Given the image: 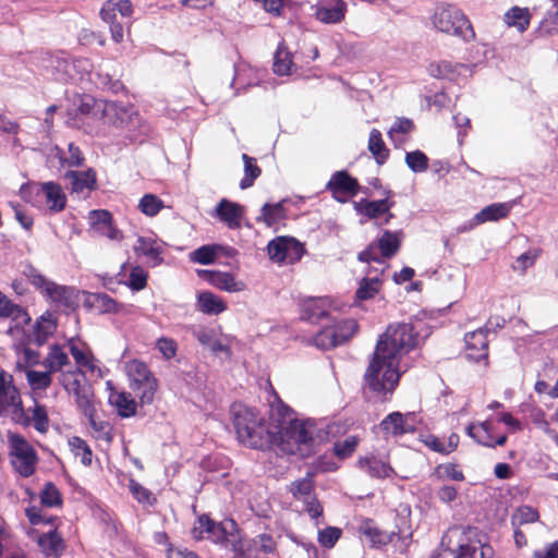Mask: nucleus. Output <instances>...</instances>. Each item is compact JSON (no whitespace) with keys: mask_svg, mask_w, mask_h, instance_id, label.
<instances>
[{"mask_svg":"<svg viewBox=\"0 0 558 558\" xmlns=\"http://www.w3.org/2000/svg\"><path fill=\"white\" fill-rule=\"evenodd\" d=\"M26 379L32 390H46L52 383V372L48 368L46 371L27 369Z\"/></svg>","mask_w":558,"mask_h":558,"instance_id":"nucleus-48","label":"nucleus"},{"mask_svg":"<svg viewBox=\"0 0 558 558\" xmlns=\"http://www.w3.org/2000/svg\"><path fill=\"white\" fill-rule=\"evenodd\" d=\"M23 275L40 294L57 307L74 308L77 303L76 291L46 278L31 264L24 265Z\"/></svg>","mask_w":558,"mask_h":558,"instance_id":"nucleus-6","label":"nucleus"},{"mask_svg":"<svg viewBox=\"0 0 558 558\" xmlns=\"http://www.w3.org/2000/svg\"><path fill=\"white\" fill-rule=\"evenodd\" d=\"M405 163L415 173L425 172L428 169V158L418 149L407 153Z\"/></svg>","mask_w":558,"mask_h":558,"instance_id":"nucleus-58","label":"nucleus"},{"mask_svg":"<svg viewBox=\"0 0 558 558\" xmlns=\"http://www.w3.org/2000/svg\"><path fill=\"white\" fill-rule=\"evenodd\" d=\"M192 536L197 541L206 537L214 543L223 545L229 535L220 523L214 522L207 515H202L192 529Z\"/></svg>","mask_w":558,"mask_h":558,"instance_id":"nucleus-22","label":"nucleus"},{"mask_svg":"<svg viewBox=\"0 0 558 558\" xmlns=\"http://www.w3.org/2000/svg\"><path fill=\"white\" fill-rule=\"evenodd\" d=\"M447 550L452 558H492L493 548L477 529H452L448 533Z\"/></svg>","mask_w":558,"mask_h":558,"instance_id":"nucleus-5","label":"nucleus"},{"mask_svg":"<svg viewBox=\"0 0 558 558\" xmlns=\"http://www.w3.org/2000/svg\"><path fill=\"white\" fill-rule=\"evenodd\" d=\"M134 252L137 255L145 256L147 263L155 267L162 263V248L151 238L140 236L134 245Z\"/></svg>","mask_w":558,"mask_h":558,"instance_id":"nucleus-30","label":"nucleus"},{"mask_svg":"<svg viewBox=\"0 0 558 558\" xmlns=\"http://www.w3.org/2000/svg\"><path fill=\"white\" fill-rule=\"evenodd\" d=\"M326 189L332 193L336 199L342 201L340 195L354 196L357 194L359 183L347 171L341 170L331 175Z\"/></svg>","mask_w":558,"mask_h":558,"instance_id":"nucleus-25","label":"nucleus"},{"mask_svg":"<svg viewBox=\"0 0 558 558\" xmlns=\"http://www.w3.org/2000/svg\"><path fill=\"white\" fill-rule=\"evenodd\" d=\"M133 12L132 3L130 0H109L101 10V19L110 25L111 37L116 43L123 39V23L119 20L128 19Z\"/></svg>","mask_w":558,"mask_h":558,"instance_id":"nucleus-16","label":"nucleus"},{"mask_svg":"<svg viewBox=\"0 0 558 558\" xmlns=\"http://www.w3.org/2000/svg\"><path fill=\"white\" fill-rule=\"evenodd\" d=\"M412 421L411 414L392 412L380 422L379 428L385 435L399 437L414 433L415 427Z\"/></svg>","mask_w":558,"mask_h":558,"instance_id":"nucleus-21","label":"nucleus"},{"mask_svg":"<svg viewBox=\"0 0 558 558\" xmlns=\"http://www.w3.org/2000/svg\"><path fill=\"white\" fill-rule=\"evenodd\" d=\"M430 24L437 32L471 41L475 38V32L461 9L457 5L440 2L435 5L429 16Z\"/></svg>","mask_w":558,"mask_h":558,"instance_id":"nucleus-4","label":"nucleus"},{"mask_svg":"<svg viewBox=\"0 0 558 558\" xmlns=\"http://www.w3.org/2000/svg\"><path fill=\"white\" fill-rule=\"evenodd\" d=\"M69 445L76 457L81 458V462L84 465L92 464L93 453L86 441L80 437H72L69 440Z\"/></svg>","mask_w":558,"mask_h":558,"instance_id":"nucleus-59","label":"nucleus"},{"mask_svg":"<svg viewBox=\"0 0 558 558\" xmlns=\"http://www.w3.org/2000/svg\"><path fill=\"white\" fill-rule=\"evenodd\" d=\"M401 232L385 230L376 243H371L366 250L359 253V260L364 263H384L385 259L395 256L401 245Z\"/></svg>","mask_w":558,"mask_h":558,"instance_id":"nucleus-14","label":"nucleus"},{"mask_svg":"<svg viewBox=\"0 0 558 558\" xmlns=\"http://www.w3.org/2000/svg\"><path fill=\"white\" fill-rule=\"evenodd\" d=\"M68 347L71 355L73 356L77 367L74 371L85 373L88 371L94 373L96 369L95 357L92 351L85 344L77 343L74 339L68 341Z\"/></svg>","mask_w":558,"mask_h":558,"instance_id":"nucleus-29","label":"nucleus"},{"mask_svg":"<svg viewBox=\"0 0 558 558\" xmlns=\"http://www.w3.org/2000/svg\"><path fill=\"white\" fill-rule=\"evenodd\" d=\"M260 211L262 215L258 218V220L264 221L268 227L278 223L286 217L283 202H279L276 204H264Z\"/></svg>","mask_w":558,"mask_h":558,"instance_id":"nucleus-47","label":"nucleus"},{"mask_svg":"<svg viewBox=\"0 0 558 558\" xmlns=\"http://www.w3.org/2000/svg\"><path fill=\"white\" fill-rule=\"evenodd\" d=\"M357 466L372 477L384 478L393 473V470L388 462L374 454L361 457L357 460Z\"/></svg>","mask_w":558,"mask_h":558,"instance_id":"nucleus-28","label":"nucleus"},{"mask_svg":"<svg viewBox=\"0 0 558 558\" xmlns=\"http://www.w3.org/2000/svg\"><path fill=\"white\" fill-rule=\"evenodd\" d=\"M391 204L388 199L379 201H366L363 199L355 204V209L360 214H364L369 219L378 218L381 215H386L384 223H388L393 215L389 211Z\"/></svg>","mask_w":558,"mask_h":558,"instance_id":"nucleus-32","label":"nucleus"},{"mask_svg":"<svg viewBox=\"0 0 558 558\" xmlns=\"http://www.w3.org/2000/svg\"><path fill=\"white\" fill-rule=\"evenodd\" d=\"M68 65H70L68 68L70 74L69 82L83 80L84 75L89 74L93 68L90 61L85 58L69 59Z\"/></svg>","mask_w":558,"mask_h":558,"instance_id":"nucleus-51","label":"nucleus"},{"mask_svg":"<svg viewBox=\"0 0 558 558\" xmlns=\"http://www.w3.org/2000/svg\"><path fill=\"white\" fill-rule=\"evenodd\" d=\"M70 363L68 353L58 344L51 345L43 365L50 372H61Z\"/></svg>","mask_w":558,"mask_h":558,"instance_id":"nucleus-39","label":"nucleus"},{"mask_svg":"<svg viewBox=\"0 0 558 558\" xmlns=\"http://www.w3.org/2000/svg\"><path fill=\"white\" fill-rule=\"evenodd\" d=\"M465 70L466 66L463 64L453 65L449 61H441L438 63H432L428 66V72L432 76L438 78H448L450 81L456 80V75L458 74V70Z\"/></svg>","mask_w":558,"mask_h":558,"instance_id":"nucleus-45","label":"nucleus"},{"mask_svg":"<svg viewBox=\"0 0 558 558\" xmlns=\"http://www.w3.org/2000/svg\"><path fill=\"white\" fill-rule=\"evenodd\" d=\"M110 402L116 407L118 414L122 417H131L136 413L137 404L130 393H112L110 396Z\"/></svg>","mask_w":558,"mask_h":558,"instance_id":"nucleus-40","label":"nucleus"},{"mask_svg":"<svg viewBox=\"0 0 558 558\" xmlns=\"http://www.w3.org/2000/svg\"><path fill=\"white\" fill-rule=\"evenodd\" d=\"M8 414L11 421L23 427L31 424L23 408L21 395L13 384L11 375L0 373V416Z\"/></svg>","mask_w":558,"mask_h":558,"instance_id":"nucleus-11","label":"nucleus"},{"mask_svg":"<svg viewBox=\"0 0 558 558\" xmlns=\"http://www.w3.org/2000/svg\"><path fill=\"white\" fill-rule=\"evenodd\" d=\"M270 418L274 426L275 438L272 444L281 446L289 453L299 452L307 454L313 441V426L293 417L292 410L280 400L271 404Z\"/></svg>","mask_w":558,"mask_h":558,"instance_id":"nucleus-2","label":"nucleus"},{"mask_svg":"<svg viewBox=\"0 0 558 558\" xmlns=\"http://www.w3.org/2000/svg\"><path fill=\"white\" fill-rule=\"evenodd\" d=\"M0 316L9 317L15 324V327L28 324L31 317L20 305L12 303L2 292H0Z\"/></svg>","mask_w":558,"mask_h":558,"instance_id":"nucleus-33","label":"nucleus"},{"mask_svg":"<svg viewBox=\"0 0 558 558\" xmlns=\"http://www.w3.org/2000/svg\"><path fill=\"white\" fill-rule=\"evenodd\" d=\"M511 208V203H494L488 205L484 207L480 213H477L468 223L459 227L458 230L460 232H466L481 223L487 221H497L499 219L506 218L509 215Z\"/></svg>","mask_w":558,"mask_h":558,"instance_id":"nucleus-20","label":"nucleus"},{"mask_svg":"<svg viewBox=\"0 0 558 558\" xmlns=\"http://www.w3.org/2000/svg\"><path fill=\"white\" fill-rule=\"evenodd\" d=\"M342 534L341 529L327 526L318 531V543L326 548H332Z\"/></svg>","mask_w":558,"mask_h":558,"instance_id":"nucleus-61","label":"nucleus"},{"mask_svg":"<svg viewBox=\"0 0 558 558\" xmlns=\"http://www.w3.org/2000/svg\"><path fill=\"white\" fill-rule=\"evenodd\" d=\"M531 14L529 9L512 7L504 15V21L509 27H515L520 33L527 29L530 25Z\"/></svg>","mask_w":558,"mask_h":558,"instance_id":"nucleus-38","label":"nucleus"},{"mask_svg":"<svg viewBox=\"0 0 558 558\" xmlns=\"http://www.w3.org/2000/svg\"><path fill=\"white\" fill-rule=\"evenodd\" d=\"M65 178L69 180L73 192L81 193L85 190H93L96 185V174L93 170L68 171Z\"/></svg>","mask_w":558,"mask_h":558,"instance_id":"nucleus-35","label":"nucleus"},{"mask_svg":"<svg viewBox=\"0 0 558 558\" xmlns=\"http://www.w3.org/2000/svg\"><path fill=\"white\" fill-rule=\"evenodd\" d=\"M466 434L471 438H473L478 445L488 448L504 446L507 441L506 435H500L496 439L494 438L493 425L489 421H484L477 424H470L466 427Z\"/></svg>","mask_w":558,"mask_h":558,"instance_id":"nucleus-24","label":"nucleus"},{"mask_svg":"<svg viewBox=\"0 0 558 558\" xmlns=\"http://www.w3.org/2000/svg\"><path fill=\"white\" fill-rule=\"evenodd\" d=\"M90 228L99 235L106 236L111 241H121L122 232L113 225V218L110 211L98 209L89 211L88 216Z\"/></svg>","mask_w":558,"mask_h":558,"instance_id":"nucleus-19","label":"nucleus"},{"mask_svg":"<svg viewBox=\"0 0 558 558\" xmlns=\"http://www.w3.org/2000/svg\"><path fill=\"white\" fill-rule=\"evenodd\" d=\"M245 175L240 182V187L245 190L253 185L254 181L260 175V168L256 165V160L246 154H243Z\"/></svg>","mask_w":558,"mask_h":558,"instance_id":"nucleus-50","label":"nucleus"},{"mask_svg":"<svg viewBox=\"0 0 558 558\" xmlns=\"http://www.w3.org/2000/svg\"><path fill=\"white\" fill-rule=\"evenodd\" d=\"M357 444L359 438L356 436H349L335 444V453L340 459L349 458L355 451Z\"/></svg>","mask_w":558,"mask_h":558,"instance_id":"nucleus-62","label":"nucleus"},{"mask_svg":"<svg viewBox=\"0 0 558 558\" xmlns=\"http://www.w3.org/2000/svg\"><path fill=\"white\" fill-rule=\"evenodd\" d=\"M21 193L34 206L47 207L51 213H60L66 205V195L62 187L51 181L23 186Z\"/></svg>","mask_w":558,"mask_h":558,"instance_id":"nucleus-10","label":"nucleus"},{"mask_svg":"<svg viewBox=\"0 0 558 558\" xmlns=\"http://www.w3.org/2000/svg\"><path fill=\"white\" fill-rule=\"evenodd\" d=\"M104 100H96L90 96H85L81 99L80 105L76 109V114L81 117H100L101 118V110L99 104H105Z\"/></svg>","mask_w":558,"mask_h":558,"instance_id":"nucleus-56","label":"nucleus"},{"mask_svg":"<svg viewBox=\"0 0 558 558\" xmlns=\"http://www.w3.org/2000/svg\"><path fill=\"white\" fill-rule=\"evenodd\" d=\"M101 107V119L108 126L123 131L131 140L145 132L138 112L132 105H124L117 101L99 104Z\"/></svg>","mask_w":558,"mask_h":558,"instance_id":"nucleus-7","label":"nucleus"},{"mask_svg":"<svg viewBox=\"0 0 558 558\" xmlns=\"http://www.w3.org/2000/svg\"><path fill=\"white\" fill-rule=\"evenodd\" d=\"M418 344V333L411 324L390 325L380 336L373 359L364 374V389L387 400L399 384V363L403 354Z\"/></svg>","mask_w":558,"mask_h":558,"instance_id":"nucleus-1","label":"nucleus"},{"mask_svg":"<svg viewBox=\"0 0 558 558\" xmlns=\"http://www.w3.org/2000/svg\"><path fill=\"white\" fill-rule=\"evenodd\" d=\"M9 457L13 470L22 477L32 476L37 469L39 457L36 449L22 435L8 433Z\"/></svg>","mask_w":558,"mask_h":558,"instance_id":"nucleus-8","label":"nucleus"},{"mask_svg":"<svg viewBox=\"0 0 558 558\" xmlns=\"http://www.w3.org/2000/svg\"><path fill=\"white\" fill-rule=\"evenodd\" d=\"M208 281L219 290L230 293L242 292L246 289V284L242 280H238L232 274L225 271H208Z\"/></svg>","mask_w":558,"mask_h":558,"instance_id":"nucleus-31","label":"nucleus"},{"mask_svg":"<svg viewBox=\"0 0 558 558\" xmlns=\"http://www.w3.org/2000/svg\"><path fill=\"white\" fill-rule=\"evenodd\" d=\"M359 325L355 319L330 318L323 324L322 329L314 336L313 343L322 350H330L344 344L357 331Z\"/></svg>","mask_w":558,"mask_h":558,"instance_id":"nucleus-9","label":"nucleus"},{"mask_svg":"<svg viewBox=\"0 0 558 558\" xmlns=\"http://www.w3.org/2000/svg\"><path fill=\"white\" fill-rule=\"evenodd\" d=\"M288 490L294 499L303 502L304 511L307 512L311 519L315 520V524L318 525L324 510L315 494L314 474L308 472L304 477L291 482L288 486Z\"/></svg>","mask_w":558,"mask_h":558,"instance_id":"nucleus-12","label":"nucleus"},{"mask_svg":"<svg viewBox=\"0 0 558 558\" xmlns=\"http://www.w3.org/2000/svg\"><path fill=\"white\" fill-rule=\"evenodd\" d=\"M215 213L229 229L236 230L241 228L245 210L242 205L223 198L217 204Z\"/></svg>","mask_w":558,"mask_h":558,"instance_id":"nucleus-26","label":"nucleus"},{"mask_svg":"<svg viewBox=\"0 0 558 558\" xmlns=\"http://www.w3.org/2000/svg\"><path fill=\"white\" fill-rule=\"evenodd\" d=\"M40 504L44 507L52 508L62 505V497L54 484L48 482L40 492Z\"/></svg>","mask_w":558,"mask_h":558,"instance_id":"nucleus-55","label":"nucleus"},{"mask_svg":"<svg viewBox=\"0 0 558 558\" xmlns=\"http://www.w3.org/2000/svg\"><path fill=\"white\" fill-rule=\"evenodd\" d=\"M32 415H26L31 420L29 426L33 424L34 428L40 433L46 434L49 429V417L45 405L35 402V405L28 410Z\"/></svg>","mask_w":558,"mask_h":558,"instance_id":"nucleus-46","label":"nucleus"},{"mask_svg":"<svg viewBox=\"0 0 558 558\" xmlns=\"http://www.w3.org/2000/svg\"><path fill=\"white\" fill-rule=\"evenodd\" d=\"M368 150L375 158V160L383 165L389 157V149L386 147L385 142L379 130L373 129L368 137Z\"/></svg>","mask_w":558,"mask_h":558,"instance_id":"nucleus-41","label":"nucleus"},{"mask_svg":"<svg viewBox=\"0 0 558 558\" xmlns=\"http://www.w3.org/2000/svg\"><path fill=\"white\" fill-rule=\"evenodd\" d=\"M125 368L131 388L137 392L143 403H150L157 390V379L146 363L140 360H132L126 363Z\"/></svg>","mask_w":558,"mask_h":558,"instance_id":"nucleus-13","label":"nucleus"},{"mask_svg":"<svg viewBox=\"0 0 558 558\" xmlns=\"http://www.w3.org/2000/svg\"><path fill=\"white\" fill-rule=\"evenodd\" d=\"M84 415L88 418L93 436L109 444L112 440V427L108 422L97 420L95 407L92 405L90 412L84 413Z\"/></svg>","mask_w":558,"mask_h":558,"instance_id":"nucleus-37","label":"nucleus"},{"mask_svg":"<svg viewBox=\"0 0 558 558\" xmlns=\"http://www.w3.org/2000/svg\"><path fill=\"white\" fill-rule=\"evenodd\" d=\"M293 65L292 56L283 43L279 44L274 58V72L278 75H289Z\"/></svg>","mask_w":558,"mask_h":558,"instance_id":"nucleus-44","label":"nucleus"},{"mask_svg":"<svg viewBox=\"0 0 558 558\" xmlns=\"http://www.w3.org/2000/svg\"><path fill=\"white\" fill-rule=\"evenodd\" d=\"M231 413L240 442L254 449H264L272 445L275 433L256 410L243 404H233Z\"/></svg>","mask_w":558,"mask_h":558,"instance_id":"nucleus-3","label":"nucleus"},{"mask_svg":"<svg viewBox=\"0 0 558 558\" xmlns=\"http://www.w3.org/2000/svg\"><path fill=\"white\" fill-rule=\"evenodd\" d=\"M163 208V202L154 194H145L138 203V209L148 217L156 216Z\"/></svg>","mask_w":558,"mask_h":558,"instance_id":"nucleus-57","label":"nucleus"},{"mask_svg":"<svg viewBox=\"0 0 558 558\" xmlns=\"http://www.w3.org/2000/svg\"><path fill=\"white\" fill-rule=\"evenodd\" d=\"M156 349L165 360H171L177 355L178 343L172 338L161 337L156 341Z\"/></svg>","mask_w":558,"mask_h":558,"instance_id":"nucleus-63","label":"nucleus"},{"mask_svg":"<svg viewBox=\"0 0 558 558\" xmlns=\"http://www.w3.org/2000/svg\"><path fill=\"white\" fill-rule=\"evenodd\" d=\"M195 337L204 347L208 348L213 352L228 353V348L216 339L215 332L213 330L198 329L195 331Z\"/></svg>","mask_w":558,"mask_h":558,"instance_id":"nucleus-52","label":"nucleus"},{"mask_svg":"<svg viewBox=\"0 0 558 558\" xmlns=\"http://www.w3.org/2000/svg\"><path fill=\"white\" fill-rule=\"evenodd\" d=\"M414 129V124L410 119L398 118L388 131V137L392 142L395 148H400L405 140L400 135L410 133Z\"/></svg>","mask_w":558,"mask_h":558,"instance_id":"nucleus-43","label":"nucleus"},{"mask_svg":"<svg viewBox=\"0 0 558 558\" xmlns=\"http://www.w3.org/2000/svg\"><path fill=\"white\" fill-rule=\"evenodd\" d=\"M219 244L203 245L191 254V259L201 265L213 264L219 257Z\"/></svg>","mask_w":558,"mask_h":558,"instance_id":"nucleus-49","label":"nucleus"},{"mask_svg":"<svg viewBox=\"0 0 558 558\" xmlns=\"http://www.w3.org/2000/svg\"><path fill=\"white\" fill-rule=\"evenodd\" d=\"M539 513L538 511L531 506H521L519 507L511 517V523L514 526H520L523 524L534 523L538 521Z\"/></svg>","mask_w":558,"mask_h":558,"instance_id":"nucleus-54","label":"nucleus"},{"mask_svg":"<svg viewBox=\"0 0 558 558\" xmlns=\"http://www.w3.org/2000/svg\"><path fill=\"white\" fill-rule=\"evenodd\" d=\"M268 255L276 263L294 264L299 262L305 248L301 242L290 236H278L267 246Z\"/></svg>","mask_w":558,"mask_h":558,"instance_id":"nucleus-17","label":"nucleus"},{"mask_svg":"<svg viewBox=\"0 0 558 558\" xmlns=\"http://www.w3.org/2000/svg\"><path fill=\"white\" fill-rule=\"evenodd\" d=\"M361 532L367 537L371 546L376 548H380L389 544V542H393V537L396 536L395 532L388 533L379 530L371 520L364 522L361 526Z\"/></svg>","mask_w":558,"mask_h":558,"instance_id":"nucleus-36","label":"nucleus"},{"mask_svg":"<svg viewBox=\"0 0 558 558\" xmlns=\"http://www.w3.org/2000/svg\"><path fill=\"white\" fill-rule=\"evenodd\" d=\"M147 272L140 266H135L131 269L128 286L133 291H141L147 284Z\"/></svg>","mask_w":558,"mask_h":558,"instance_id":"nucleus-64","label":"nucleus"},{"mask_svg":"<svg viewBox=\"0 0 558 558\" xmlns=\"http://www.w3.org/2000/svg\"><path fill=\"white\" fill-rule=\"evenodd\" d=\"M199 310L209 315H217L227 310L226 303L211 292H203L197 298Z\"/></svg>","mask_w":558,"mask_h":558,"instance_id":"nucleus-42","label":"nucleus"},{"mask_svg":"<svg viewBox=\"0 0 558 558\" xmlns=\"http://www.w3.org/2000/svg\"><path fill=\"white\" fill-rule=\"evenodd\" d=\"M379 287L380 280L378 278H365L356 290V298L359 300L371 299L378 292Z\"/></svg>","mask_w":558,"mask_h":558,"instance_id":"nucleus-60","label":"nucleus"},{"mask_svg":"<svg viewBox=\"0 0 558 558\" xmlns=\"http://www.w3.org/2000/svg\"><path fill=\"white\" fill-rule=\"evenodd\" d=\"M63 388L75 397L76 405L83 413H89L93 402V390L86 381L85 373L81 371H68L61 373Z\"/></svg>","mask_w":558,"mask_h":558,"instance_id":"nucleus-15","label":"nucleus"},{"mask_svg":"<svg viewBox=\"0 0 558 558\" xmlns=\"http://www.w3.org/2000/svg\"><path fill=\"white\" fill-rule=\"evenodd\" d=\"M347 3L343 0H322L315 7L314 16L324 24H337L344 20Z\"/></svg>","mask_w":558,"mask_h":558,"instance_id":"nucleus-23","label":"nucleus"},{"mask_svg":"<svg viewBox=\"0 0 558 558\" xmlns=\"http://www.w3.org/2000/svg\"><path fill=\"white\" fill-rule=\"evenodd\" d=\"M331 301L328 298H312L302 303L301 317L312 324H324L331 318Z\"/></svg>","mask_w":558,"mask_h":558,"instance_id":"nucleus-18","label":"nucleus"},{"mask_svg":"<svg viewBox=\"0 0 558 558\" xmlns=\"http://www.w3.org/2000/svg\"><path fill=\"white\" fill-rule=\"evenodd\" d=\"M38 545L47 557H59L64 549L63 539L57 532L56 527L47 533L41 534L38 537Z\"/></svg>","mask_w":558,"mask_h":558,"instance_id":"nucleus-34","label":"nucleus"},{"mask_svg":"<svg viewBox=\"0 0 558 558\" xmlns=\"http://www.w3.org/2000/svg\"><path fill=\"white\" fill-rule=\"evenodd\" d=\"M69 59L68 58H59V57H51L49 59V65L47 68L49 69L52 77L56 81L66 83L69 82V71L68 65Z\"/></svg>","mask_w":558,"mask_h":558,"instance_id":"nucleus-53","label":"nucleus"},{"mask_svg":"<svg viewBox=\"0 0 558 558\" xmlns=\"http://www.w3.org/2000/svg\"><path fill=\"white\" fill-rule=\"evenodd\" d=\"M464 340L470 359L478 362L488 356L487 331L484 328L468 332Z\"/></svg>","mask_w":558,"mask_h":558,"instance_id":"nucleus-27","label":"nucleus"}]
</instances>
